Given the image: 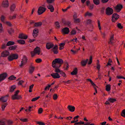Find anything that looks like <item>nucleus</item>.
<instances>
[{"label":"nucleus","mask_w":125,"mask_h":125,"mask_svg":"<svg viewBox=\"0 0 125 125\" xmlns=\"http://www.w3.org/2000/svg\"><path fill=\"white\" fill-rule=\"evenodd\" d=\"M117 27L120 29H122L123 28V26H122L121 23H118L117 25Z\"/></svg>","instance_id":"nucleus-46"},{"label":"nucleus","mask_w":125,"mask_h":125,"mask_svg":"<svg viewBox=\"0 0 125 125\" xmlns=\"http://www.w3.org/2000/svg\"><path fill=\"white\" fill-rule=\"evenodd\" d=\"M34 85L33 84H32L30 86L29 90V92H32V90L33 87Z\"/></svg>","instance_id":"nucleus-49"},{"label":"nucleus","mask_w":125,"mask_h":125,"mask_svg":"<svg viewBox=\"0 0 125 125\" xmlns=\"http://www.w3.org/2000/svg\"><path fill=\"white\" fill-rule=\"evenodd\" d=\"M52 51L53 52L54 54H57L58 52V49H54L53 50V49H52Z\"/></svg>","instance_id":"nucleus-50"},{"label":"nucleus","mask_w":125,"mask_h":125,"mask_svg":"<svg viewBox=\"0 0 125 125\" xmlns=\"http://www.w3.org/2000/svg\"><path fill=\"white\" fill-rule=\"evenodd\" d=\"M14 44L15 42H14L9 41L7 43L6 45L7 46H9L10 45H13Z\"/></svg>","instance_id":"nucleus-28"},{"label":"nucleus","mask_w":125,"mask_h":125,"mask_svg":"<svg viewBox=\"0 0 125 125\" xmlns=\"http://www.w3.org/2000/svg\"><path fill=\"white\" fill-rule=\"evenodd\" d=\"M70 35H74L76 34V31L74 29H73L70 32Z\"/></svg>","instance_id":"nucleus-44"},{"label":"nucleus","mask_w":125,"mask_h":125,"mask_svg":"<svg viewBox=\"0 0 125 125\" xmlns=\"http://www.w3.org/2000/svg\"><path fill=\"white\" fill-rule=\"evenodd\" d=\"M6 46L5 44H3L2 45L1 48L2 49H4L6 48Z\"/></svg>","instance_id":"nucleus-62"},{"label":"nucleus","mask_w":125,"mask_h":125,"mask_svg":"<svg viewBox=\"0 0 125 125\" xmlns=\"http://www.w3.org/2000/svg\"><path fill=\"white\" fill-rule=\"evenodd\" d=\"M17 48V45H14L9 47V49L10 50H15Z\"/></svg>","instance_id":"nucleus-27"},{"label":"nucleus","mask_w":125,"mask_h":125,"mask_svg":"<svg viewBox=\"0 0 125 125\" xmlns=\"http://www.w3.org/2000/svg\"><path fill=\"white\" fill-rule=\"evenodd\" d=\"M28 59L26 57L24 56L23 57V58L22 59V61L21 62V63L20 66L21 68L27 62Z\"/></svg>","instance_id":"nucleus-7"},{"label":"nucleus","mask_w":125,"mask_h":125,"mask_svg":"<svg viewBox=\"0 0 125 125\" xmlns=\"http://www.w3.org/2000/svg\"><path fill=\"white\" fill-rule=\"evenodd\" d=\"M16 87L15 85H13L11 86L10 88L9 91L10 92H13L15 89Z\"/></svg>","instance_id":"nucleus-32"},{"label":"nucleus","mask_w":125,"mask_h":125,"mask_svg":"<svg viewBox=\"0 0 125 125\" xmlns=\"http://www.w3.org/2000/svg\"><path fill=\"white\" fill-rule=\"evenodd\" d=\"M35 62L38 63H39L42 62V60L40 59H37L35 60Z\"/></svg>","instance_id":"nucleus-58"},{"label":"nucleus","mask_w":125,"mask_h":125,"mask_svg":"<svg viewBox=\"0 0 125 125\" xmlns=\"http://www.w3.org/2000/svg\"><path fill=\"white\" fill-rule=\"evenodd\" d=\"M16 78V77L13 75H12L9 77L8 79L10 80H14Z\"/></svg>","instance_id":"nucleus-35"},{"label":"nucleus","mask_w":125,"mask_h":125,"mask_svg":"<svg viewBox=\"0 0 125 125\" xmlns=\"http://www.w3.org/2000/svg\"><path fill=\"white\" fill-rule=\"evenodd\" d=\"M84 122H83L80 121L78 122L75 123L74 124V125H82L84 124Z\"/></svg>","instance_id":"nucleus-40"},{"label":"nucleus","mask_w":125,"mask_h":125,"mask_svg":"<svg viewBox=\"0 0 125 125\" xmlns=\"http://www.w3.org/2000/svg\"><path fill=\"white\" fill-rule=\"evenodd\" d=\"M92 15V13H90L87 11L85 13L84 15V16L85 17H86L87 16H91Z\"/></svg>","instance_id":"nucleus-33"},{"label":"nucleus","mask_w":125,"mask_h":125,"mask_svg":"<svg viewBox=\"0 0 125 125\" xmlns=\"http://www.w3.org/2000/svg\"><path fill=\"white\" fill-rule=\"evenodd\" d=\"M92 22V21L91 20H86V25H89L91 24Z\"/></svg>","instance_id":"nucleus-47"},{"label":"nucleus","mask_w":125,"mask_h":125,"mask_svg":"<svg viewBox=\"0 0 125 125\" xmlns=\"http://www.w3.org/2000/svg\"><path fill=\"white\" fill-rule=\"evenodd\" d=\"M40 98V96H39L33 98L31 100L32 101H35L39 99Z\"/></svg>","instance_id":"nucleus-59"},{"label":"nucleus","mask_w":125,"mask_h":125,"mask_svg":"<svg viewBox=\"0 0 125 125\" xmlns=\"http://www.w3.org/2000/svg\"><path fill=\"white\" fill-rule=\"evenodd\" d=\"M2 28V24L0 23V33L3 31Z\"/></svg>","instance_id":"nucleus-60"},{"label":"nucleus","mask_w":125,"mask_h":125,"mask_svg":"<svg viewBox=\"0 0 125 125\" xmlns=\"http://www.w3.org/2000/svg\"><path fill=\"white\" fill-rule=\"evenodd\" d=\"M65 25H67L68 27H69L71 25V22L69 21H66Z\"/></svg>","instance_id":"nucleus-48"},{"label":"nucleus","mask_w":125,"mask_h":125,"mask_svg":"<svg viewBox=\"0 0 125 125\" xmlns=\"http://www.w3.org/2000/svg\"><path fill=\"white\" fill-rule=\"evenodd\" d=\"M15 8V6L14 4H13L10 7V10L12 12L14 11Z\"/></svg>","instance_id":"nucleus-29"},{"label":"nucleus","mask_w":125,"mask_h":125,"mask_svg":"<svg viewBox=\"0 0 125 125\" xmlns=\"http://www.w3.org/2000/svg\"><path fill=\"white\" fill-rule=\"evenodd\" d=\"M64 64L65 65V64H67V65H66V67L65 68V69H64V70H68V69L69 68V65L68 64V63L67 62H64Z\"/></svg>","instance_id":"nucleus-51"},{"label":"nucleus","mask_w":125,"mask_h":125,"mask_svg":"<svg viewBox=\"0 0 125 125\" xmlns=\"http://www.w3.org/2000/svg\"><path fill=\"white\" fill-rule=\"evenodd\" d=\"M121 115L124 117H125V109H124L122 111L121 113Z\"/></svg>","instance_id":"nucleus-52"},{"label":"nucleus","mask_w":125,"mask_h":125,"mask_svg":"<svg viewBox=\"0 0 125 125\" xmlns=\"http://www.w3.org/2000/svg\"><path fill=\"white\" fill-rule=\"evenodd\" d=\"M113 10L111 8L108 7L106 9V14L107 15H111L113 14Z\"/></svg>","instance_id":"nucleus-5"},{"label":"nucleus","mask_w":125,"mask_h":125,"mask_svg":"<svg viewBox=\"0 0 125 125\" xmlns=\"http://www.w3.org/2000/svg\"><path fill=\"white\" fill-rule=\"evenodd\" d=\"M7 104V103H4L1 106V108L2 111H4V109Z\"/></svg>","instance_id":"nucleus-43"},{"label":"nucleus","mask_w":125,"mask_h":125,"mask_svg":"<svg viewBox=\"0 0 125 125\" xmlns=\"http://www.w3.org/2000/svg\"><path fill=\"white\" fill-rule=\"evenodd\" d=\"M119 15L116 13H114L112 16V21L113 22H115L119 18Z\"/></svg>","instance_id":"nucleus-4"},{"label":"nucleus","mask_w":125,"mask_h":125,"mask_svg":"<svg viewBox=\"0 0 125 125\" xmlns=\"http://www.w3.org/2000/svg\"><path fill=\"white\" fill-rule=\"evenodd\" d=\"M98 26L99 30L101 29V27L100 26V22L99 20L98 21Z\"/></svg>","instance_id":"nucleus-57"},{"label":"nucleus","mask_w":125,"mask_h":125,"mask_svg":"<svg viewBox=\"0 0 125 125\" xmlns=\"http://www.w3.org/2000/svg\"><path fill=\"white\" fill-rule=\"evenodd\" d=\"M65 43H60L59 46H60L59 48V50H62L64 48V46L65 45Z\"/></svg>","instance_id":"nucleus-30"},{"label":"nucleus","mask_w":125,"mask_h":125,"mask_svg":"<svg viewBox=\"0 0 125 125\" xmlns=\"http://www.w3.org/2000/svg\"><path fill=\"white\" fill-rule=\"evenodd\" d=\"M18 57V55L16 54H12L9 55L8 57L9 61H10L14 59H16Z\"/></svg>","instance_id":"nucleus-3"},{"label":"nucleus","mask_w":125,"mask_h":125,"mask_svg":"<svg viewBox=\"0 0 125 125\" xmlns=\"http://www.w3.org/2000/svg\"><path fill=\"white\" fill-rule=\"evenodd\" d=\"M69 32V29L68 27H65L62 30V32L63 35L64 34H68Z\"/></svg>","instance_id":"nucleus-11"},{"label":"nucleus","mask_w":125,"mask_h":125,"mask_svg":"<svg viewBox=\"0 0 125 125\" xmlns=\"http://www.w3.org/2000/svg\"><path fill=\"white\" fill-rule=\"evenodd\" d=\"M108 101H110V102L113 103L114 102L116 101V100L115 99H113L112 98H109L108 100Z\"/></svg>","instance_id":"nucleus-42"},{"label":"nucleus","mask_w":125,"mask_h":125,"mask_svg":"<svg viewBox=\"0 0 125 125\" xmlns=\"http://www.w3.org/2000/svg\"><path fill=\"white\" fill-rule=\"evenodd\" d=\"M80 21V19H75L74 18V22L75 23H79Z\"/></svg>","instance_id":"nucleus-38"},{"label":"nucleus","mask_w":125,"mask_h":125,"mask_svg":"<svg viewBox=\"0 0 125 125\" xmlns=\"http://www.w3.org/2000/svg\"><path fill=\"white\" fill-rule=\"evenodd\" d=\"M37 124L39 125H45V124L44 123L38 121L37 122Z\"/></svg>","instance_id":"nucleus-55"},{"label":"nucleus","mask_w":125,"mask_h":125,"mask_svg":"<svg viewBox=\"0 0 125 125\" xmlns=\"http://www.w3.org/2000/svg\"><path fill=\"white\" fill-rule=\"evenodd\" d=\"M39 30L38 29L35 28L33 30L32 33L33 36L34 38L36 37L38 35Z\"/></svg>","instance_id":"nucleus-14"},{"label":"nucleus","mask_w":125,"mask_h":125,"mask_svg":"<svg viewBox=\"0 0 125 125\" xmlns=\"http://www.w3.org/2000/svg\"><path fill=\"white\" fill-rule=\"evenodd\" d=\"M7 76V74L6 73L0 74V82L4 80Z\"/></svg>","instance_id":"nucleus-10"},{"label":"nucleus","mask_w":125,"mask_h":125,"mask_svg":"<svg viewBox=\"0 0 125 125\" xmlns=\"http://www.w3.org/2000/svg\"><path fill=\"white\" fill-rule=\"evenodd\" d=\"M86 80L88 81H89L92 85L94 87V89L95 90V93H97V89L96 88V87H98L90 79H86Z\"/></svg>","instance_id":"nucleus-13"},{"label":"nucleus","mask_w":125,"mask_h":125,"mask_svg":"<svg viewBox=\"0 0 125 125\" xmlns=\"http://www.w3.org/2000/svg\"><path fill=\"white\" fill-rule=\"evenodd\" d=\"M93 2L96 5H98L100 3L99 0H93Z\"/></svg>","instance_id":"nucleus-41"},{"label":"nucleus","mask_w":125,"mask_h":125,"mask_svg":"<svg viewBox=\"0 0 125 125\" xmlns=\"http://www.w3.org/2000/svg\"><path fill=\"white\" fill-rule=\"evenodd\" d=\"M22 98V97L21 95L14 96V94L12 95L11 97V98L13 100H14L15 99L19 100L21 99Z\"/></svg>","instance_id":"nucleus-18"},{"label":"nucleus","mask_w":125,"mask_h":125,"mask_svg":"<svg viewBox=\"0 0 125 125\" xmlns=\"http://www.w3.org/2000/svg\"><path fill=\"white\" fill-rule=\"evenodd\" d=\"M114 35L113 34H112L110 37L109 39V41L108 42V43L111 45H113V41L115 40L114 38Z\"/></svg>","instance_id":"nucleus-15"},{"label":"nucleus","mask_w":125,"mask_h":125,"mask_svg":"<svg viewBox=\"0 0 125 125\" xmlns=\"http://www.w3.org/2000/svg\"><path fill=\"white\" fill-rule=\"evenodd\" d=\"M9 52L8 51L5 50L2 52L1 54V56L2 57H6L10 55Z\"/></svg>","instance_id":"nucleus-9"},{"label":"nucleus","mask_w":125,"mask_h":125,"mask_svg":"<svg viewBox=\"0 0 125 125\" xmlns=\"http://www.w3.org/2000/svg\"><path fill=\"white\" fill-rule=\"evenodd\" d=\"M78 70L76 67L75 68L72 72H71V74L72 75H76L77 73Z\"/></svg>","instance_id":"nucleus-23"},{"label":"nucleus","mask_w":125,"mask_h":125,"mask_svg":"<svg viewBox=\"0 0 125 125\" xmlns=\"http://www.w3.org/2000/svg\"><path fill=\"white\" fill-rule=\"evenodd\" d=\"M46 8L40 6L38 8V13L39 15H40L43 13L46 10Z\"/></svg>","instance_id":"nucleus-6"},{"label":"nucleus","mask_w":125,"mask_h":125,"mask_svg":"<svg viewBox=\"0 0 125 125\" xmlns=\"http://www.w3.org/2000/svg\"><path fill=\"white\" fill-rule=\"evenodd\" d=\"M24 82V81L23 80L20 81L18 83V85H21L22 84V83Z\"/></svg>","instance_id":"nucleus-63"},{"label":"nucleus","mask_w":125,"mask_h":125,"mask_svg":"<svg viewBox=\"0 0 125 125\" xmlns=\"http://www.w3.org/2000/svg\"><path fill=\"white\" fill-rule=\"evenodd\" d=\"M47 8L48 9L50 10V11L52 12L54 10V8L53 6L51 4H49L47 6Z\"/></svg>","instance_id":"nucleus-26"},{"label":"nucleus","mask_w":125,"mask_h":125,"mask_svg":"<svg viewBox=\"0 0 125 125\" xmlns=\"http://www.w3.org/2000/svg\"><path fill=\"white\" fill-rule=\"evenodd\" d=\"M67 107L69 110L71 112H73L75 110V107L74 106L69 105Z\"/></svg>","instance_id":"nucleus-21"},{"label":"nucleus","mask_w":125,"mask_h":125,"mask_svg":"<svg viewBox=\"0 0 125 125\" xmlns=\"http://www.w3.org/2000/svg\"><path fill=\"white\" fill-rule=\"evenodd\" d=\"M28 37L27 35L23 33H21L19 34L18 38L21 39H27Z\"/></svg>","instance_id":"nucleus-17"},{"label":"nucleus","mask_w":125,"mask_h":125,"mask_svg":"<svg viewBox=\"0 0 125 125\" xmlns=\"http://www.w3.org/2000/svg\"><path fill=\"white\" fill-rule=\"evenodd\" d=\"M35 68V67L32 65V64L31 63L29 68V73H30L32 74L34 71Z\"/></svg>","instance_id":"nucleus-20"},{"label":"nucleus","mask_w":125,"mask_h":125,"mask_svg":"<svg viewBox=\"0 0 125 125\" xmlns=\"http://www.w3.org/2000/svg\"><path fill=\"white\" fill-rule=\"evenodd\" d=\"M54 46L53 44L51 42L47 43L46 45V48L48 49L49 50L53 48Z\"/></svg>","instance_id":"nucleus-16"},{"label":"nucleus","mask_w":125,"mask_h":125,"mask_svg":"<svg viewBox=\"0 0 125 125\" xmlns=\"http://www.w3.org/2000/svg\"><path fill=\"white\" fill-rule=\"evenodd\" d=\"M63 62V61L62 59L56 58L53 61L52 66L54 68L59 69Z\"/></svg>","instance_id":"nucleus-1"},{"label":"nucleus","mask_w":125,"mask_h":125,"mask_svg":"<svg viewBox=\"0 0 125 125\" xmlns=\"http://www.w3.org/2000/svg\"><path fill=\"white\" fill-rule=\"evenodd\" d=\"M58 96L56 94H54L53 95V98L54 100H56Z\"/></svg>","instance_id":"nucleus-45"},{"label":"nucleus","mask_w":125,"mask_h":125,"mask_svg":"<svg viewBox=\"0 0 125 125\" xmlns=\"http://www.w3.org/2000/svg\"><path fill=\"white\" fill-rule=\"evenodd\" d=\"M6 24L9 26L11 27L12 26V25L11 23L9 21H6L5 22Z\"/></svg>","instance_id":"nucleus-56"},{"label":"nucleus","mask_w":125,"mask_h":125,"mask_svg":"<svg viewBox=\"0 0 125 125\" xmlns=\"http://www.w3.org/2000/svg\"><path fill=\"white\" fill-rule=\"evenodd\" d=\"M5 17L3 15H1L0 17V20L1 21L4 23H5Z\"/></svg>","instance_id":"nucleus-39"},{"label":"nucleus","mask_w":125,"mask_h":125,"mask_svg":"<svg viewBox=\"0 0 125 125\" xmlns=\"http://www.w3.org/2000/svg\"><path fill=\"white\" fill-rule=\"evenodd\" d=\"M8 98L6 96H4L0 98V101L2 103L6 102L8 100Z\"/></svg>","instance_id":"nucleus-24"},{"label":"nucleus","mask_w":125,"mask_h":125,"mask_svg":"<svg viewBox=\"0 0 125 125\" xmlns=\"http://www.w3.org/2000/svg\"><path fill=\"white\" fill-rule=\"evenodd\" d=\"M60 72H59V73H60V74H61L62 75V76H63L64 77H66V75L65 73L64 72L62 71H61L60 70Z\"/></svg>","instance_id":"nucleus-37"},{"label":"nucleus","mask_w":125,"mask_h":125,"mask_svg":"<svg viewBox=\"0 0 125 125\" xmlns=\"http://www.w3.org/2000/svg\"><path fill=\"white\" fill-rule=\"evenodd\" d=\"M20 120L23 122H27L28 121V119L27 118L24 119H20Z\"/></svg>","instance_id":"nucleus-61"},{"label":"nucleus","mask_w":125,"mask_h":125,"mask_svg":"<svg viewBox=\"0 0 125 125\" xmlns=\"http://www.w3.org/2000/svg\"><path fill=\"white\" fill-rule=\"evenodd\" d=\"M92 56H90V60L88 63V64H90L92 63Z\"/></svg>","instance_id":"nucleus-53"},{"label":"nucleus","mask_w":125,"mask_h":125,"mask_svg":"<svg viewBox=\"0 0 125 125\" xmlns=\"http://www.w3.org/2000/svg\"><path fill=\"white\" fill-rule=\"evenodd\" d=\"M42 25V23L41 22H35L33 27H37L41 26Z\"/></svg>","instance_id":"nucleus-25"},{"label":"nucleus","mask_w":125,"mask_h":125,"mask_svg":"<svg viewBox=\"0 0 125 125\" xmlns=\"http://www.w3.org/2000/svg\"><path fill=\"white\" fill-rule=\"evenodd\" d=\"M17 42L21 44H24L25 43V41L23 40H18Z\"/></svg>","instance_id":"nucleus-34"},{"label":"nucleus","mask_w":125,"mask_h":125,"mask_svg":"<svg viewBox=\"0 0 125 125\" xmlns=\"http://www.w3.org/2000/svg\"><path fill=\"white\" fill-rule=\"evenodd\" d=\"M105 8L104 7L102 8L101 9V12L102 14H104V10Z\"/></svg>","instance_id":"nucleus-64"},{"label":"nucleus","mask_w":125,"mask_h":125,"mask_svg":"<svg viewBox=\"0 0 125 125\" xmlns=\"http://www.w3.org/2000/svg\"><path fill=\"white\" fill-rule=\"evenodd\" d=\"M54 72L55 73H53L51 74V75L54 79L59 78H60V76L58 74L60 72V69H59L54 68Z\"/></svg>","instance_id":"nucleus-2"},{"label":"nucleus","mask_w":125,"mask_h":125,"mask_svg":"<svg viewBox=\"0 0 125 125\" xmlns=\"http://www.w3.org/2000/svg\"><path fill=\"white\" fill-rule=\"evenodd\" d=\"M111 85L109 84H107L106 86V90L108 92L110 90Z\"/></svg>","instance_id":"nucleus-31"},{"label":"nucleus","mask_w":125,"mask_h":125,"mask_svg":"<svg viewBox=\"0 0 125 125\" xmlns=\"http://www.w3.org/2000/svg\"><path fill=\"white\" fill-rule=\"evenodd\" d=\"M2 7L4 8H7L9 6V3L8 0H4L2 2Z\"/></svg>","instance_id":"nucleus-8"},{"label":"nucleus","mask_w":125,"mask_h":125,"mask_svg":"<svg viewBox=\"0 0 125 125\" xmlns=\"http://www.w3.org/2000/svg\"><path fill=\"white\" fill-rule=\"evenodd\" d=\"M123 6L121 4H119L115 7V9L117 12H119L123 8Z\"/></svg>","instance_id":"nucleus-12"},{"label":"nucleus","mask_w":125,"mask_h":125,"mask_svg":"<svg viewBox=\"0 0 125 125\" xmlns=\"http://www.w3.org/2000/svg\"><path fill=\"white\" fill-rule=\"evenodd\" d=\"M40 48L38 47H37L34 49L33 51L35 52V53L39 55L40 54Z\"/></svg>","instance_id":"nucleus-19"},{"label":"nucleus","mask_w":125,"mask_h":125,"mask_svg":"<svg viewBox=\"0 0 125 125\" xmlns=\"http://www.w3.org/2000/svg\"><path fill=\"white\" fill-rule=\"evenodd\" d=\"M43 112V109L42 108H40L38 110V113L41 114Z\"/></svg>","instance_id":"nucleus-54"},{"label":"nucleus","mask_w":125,"mask_h":125,"mask_svg":"<svg viewBox=\"0 0 125 125\" xmlns=\"http://www.w3.org/2000/svg\"><path fill=\"white\" fill-rule=\"evenodd\" d=\"M88 59H87L86 60H82L81 62V66H85L87 62Z\"/></svg>","instance_id":"nucleus-22"},{"label":"nucleus","mask_w":125,"mask_h":125,"mask_svg":"<svg viewBox=\"0 0 125 125\" xmlns=\"http://www.w3.org/2000/svg\"><path fill=\"white\" fill-rule=\"evenodd\" d=\"M55 24L56 25V28L57 29L59 28L60 27V26L59 23L58 21H56L55 23Z\"/></svg>","instance_id":"nucleus-36"}]
</instances>
